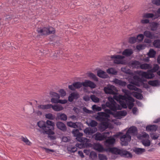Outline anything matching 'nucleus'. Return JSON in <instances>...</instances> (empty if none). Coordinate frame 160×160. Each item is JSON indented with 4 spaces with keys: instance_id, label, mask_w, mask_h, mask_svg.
I'll list each match as a JSON object with an SVG mask.
<instances>
[{
    "instance_id": "nucleus-1",
    "label": "nucleus",
    "mask_w": 160,
    "mask_h": 160,
    "mask_svg": "<svg viewBox=\"0 0 160 160\" xmlns=\"http://www.w3.org/2000/svg\"><path fill=\"white\" fill-rule=\"evenodd\" d=\"M105 150L107 152H110L116 155H119L121 156L128 158H131L133 157L132 155L127 151L120 149L115 147L107 148Z\"/></svg>"
},
{
    "instance_id": "nucleus-2",
    "label": "nucleus",
    "mask_w": 160,
    "mask_h": 160,
    "mask_svg": "<svg viewBox=\"0 0 160 160\" xmlns=\"http://www.w3.org/2000/svg\"><path fill=\"white\" fill-rule=\"evenodd\" d=\"M38 33L41 35H48L55 33V29L50 26L38 28L37 30Z\"/></svg>"
},
{
    "instance_id": "nucleus-3",
    "label": "nucleus",
    "mask_w": 160,
    "mask_h": 160,
    "mask_svg": "<svg viewBox=\"0 0 160 160\" xmlns=\"http://www.w3.org/2000/svg\"><path fill=\"white\" fill-rule=\"evenodd\" d=\"M37 125L40 129L38 131L41 133L46 134L49 135H54L55 132L54 131H51L50 129L46 125L45 122L43 121H40L38 122Z\"/></svg>"
},
{
    "instance_id": "nucleus-4",
    "label": "nucleus",
    "mask_w": 160,
    "mask_h": 160,
    "mask_svg": "<svg viewBox=\"0 0 160 160\" xmlns=\"http://www.w3.org/2000/svg\"><path fill=\"white\" fill-rule=\"evenodd\" d=\"M104 144L106 148H109L113 147L115 142V139L112 137H109L105 139Z\"/></svg>"
},
{
    "instance_id": "nucleus-5",
    "label": "nucleus",
    "mask_w": 160,
    "mask_h": 160,
    "mask_svg": "<svg viewBox=\"0 0 160 160\" xmlns=\"http://www.w3.org/2000/svg\"><path fill=\"white\" fill-rule=\"evenodd\" d=\"M111 58L113 60L114 63L117 64L123 63V59L125 58L124 56L120 55H113L110 56Z\"/></svg>"
},
{
    "instance_id": "nucleus-6",
    "label": "nucleus",
    "mask_w": 160,
    "mask_h": 160,
    "mask_svg": "<svg viewBox=\"0 0 160 160\" xmlns=\"http://www.w3.org/2000/svg\"><path fill=\"white\" fill-rule=\"evenodd\" d=\"M116 90V87L112 85H110L104 88V91L105 93L112 95L116 94L115 91Z\"/></svg>"
},
{
    "instance_id": "nucleus-7",
    "label": "nucleus",
    "mask_w": 160,
    "mask_h": 160,
    "mask_svg": "<svg viewBox=\"0 0 160 160\" xmlns=\"http://www.w3.org/2000/svg\"><path fill=\"white\" fill-rule=\"evenodd\" d=\"M131 138V136L126 132L125 134L123 135L121 137L120 140L123 142V145H127L128 144V142L130 141Z\"/></svg>"
},
{
    "instance_id": "nucleus-8",
    "label": "nucleus",
    "mask_w": 160,
    "mask_h": 160,
    "mask_svg": "<svg viewBox=\"0 0 160 160\" xmlns=\"http://www.w3.org/2000/svg\"><path fill=\"white\" fill-rule=\"evenodd\" d=\"M154 72L151 70H149L147 72H142V73L141 75L142 77L148 79H151L155 77L154 74L153 73Z\"/></svg>"
},
{
    "instance_id": "nucleus-9",
    "label": "nucleus",
    "mask_w": 160,
    "mask_h": 160,
    "mask_svg": "<svg viewBox=\"0 0 160 160\" xmlns=\"http://www.w3.org/2000/svg\"><path fill=\"white\" fill-rule=\"evenodd\" d=\"M107 115H108L105 112H99L98 113V115L96 117V119L100 121H107L108 118L104 117H107Z\"/></svg>"
},
{
    "instance_id": "nucleus-10",
    "label": "nucleus",
    "mask_w": 160,
    "mask_h": 160,
    "mask_svg": "<svg viewBox=\"0 0 160 160\" xmlns=\"http://www.w3.org/2000/svg\"><path fill=\"white\" fill-rule=\"evenodd\" d=\"M56 126L57 128L63 132L67 131V128L65 124L62 122H58L56 123Z\"/></svg>"
},
{
    "instance_id": "nucleus-11",
    "label": "nucleus",
    "mask_w": 160,
    "mask_h": 160,
    "mask_svg": "<svg viewBox=\"0 0 160 160\" xmlns=\"http://www.w3.org/2000/svg\"><path fill=\"white\" fill-rule=\"evenodd\" d=\"M95 139L97 141H102L106 139L107 136L104 134L97 132L94 135Z\"/></svg>"
},
{
    "instance_id": "nucleus-12",
    "label": "nucleus",
    "mask_w": 160,
    "mask_h": 160,
    "mask_svg": "<svg viewBox=\"0 0 160 160\" xmlns=\"http://www.w3.org/2000/svg\"><path fill=\"white\" fill-rule=\"evenodd\" d=\"M93 148L99 152H103L106 151L105 150L107 149V148H104L102 145L99 143L94 144L93 146Z\"/></svg>"
},
{
    "instance_id": "nucleus-13",
    "label": "nucleus",
    "mask_w": 160,
    "mask_h": 160,
    "mask_svg": "<svg viewBox=\"0 0 160 160\" xmlns=\"http://www.w3.org/2000/svg\"><path fill=\"white\" fill-rule=\"evenodd\" d=\"M108 107L109 108L111 111H116L117 110L120 109L119 108V105L116 103H113V104L110 103L109 102H107Z\"/></svg>"
},
{
    "instance_id": "nucleus-14",
    "label": "nucleus",
    "mask_w": 160,
    "mask_h": 160,
    "mask_svg": "<svg viewBox=\"0 0 160 160\" xmlns=\"http://www.w3.org/2000/svg\"><path fill=\"white\" fill-rule=\"evenodd\" d=\"M83 86L85 87H89L91 88H95L96 85L93 82L89 81L86 80L84 82H83Z\"/></svg>"
},
{
    "instance_id": "nucleus-15",
    "label": "nucleus",
    "mask_w": 160,
    "mask_h": 160,
    "mask_svg": "<svg viewBox=\"0 0 160 160\" xmlns=\"http://www.w3.org/2000/svg\"><path fill=\"white\" fill-rule=\"evenodd\" d=\"M127 132L129 134H132V135H136L138 133V129L136 127L132 126L129 128Z\"/></svg>"
},
{
    "instance_id": "nucleus-16",
    "label": "nucleus",
    "mask_w": 160,
    "mask_h": 160,
    "mask_svg": "<svg viewBox=\"0 0 160 160\" xmlns=\"http://www.w3.org/2000/svg\"><path fill=\"white\" fill-rule=\"evenodd\" d=\"M127 114V112L125 111L117 112L114 113V117L117 118H120L121 116H126Z\"/></svg>"
},
{
    "instance_id": "nucleus-17",
    "label": "nucleus",
    "mask_w": 160,
    "mask_h": 160,
    "mask_svg": "<svg viewBox=\"0 0 160 160\" xmlns=\"http://www.w3.org/2000/svg\"><path fill=\"white\" fill-rule=\"evenodd\" d=\"M46 125L50 129L51 131H53L54 129L55 123L52 121L49 120H47L45 122Z\"/></svg>"
},
{
    "instance_id": "nucleus-18",
    "label": "nucleus",
    "mask_w": 160,
    "mask_h": 160,
    "mask_svg": "<svg viewBox=\"0 0 160 160\" xmlns=\"http://www.w3.org/2000/svg\"><path fill=\"white\" fill-rule=\"evenodd\" d=\"M51 106H50V108H52V109L56 111H59L62 110L63 109V108L61 106V105H58L57 104H54L52 105L50 104Z\"/></svg>"
},
{
    "instance_id": "nucleus-19",
    "label": "nucleus",
    "mask_w": 160,
    "mask_h": 160,
    "mask_svg": "<svg viewBox=\"0 0 160 160\" xmlns=\"http://www.w3.org/2000/svg\"><path fill=\"white\" fill-rule=\"evenodd\" d=\"M129 64L133 68H140L141 63L139 61L134 60L130 62Z\"/></svg>"
},
{
    "instance_id": "nucleus-20",
    "label": "nucleus",
    "mask_w": 160,
    "mask_h": 160,
    "mask_svg": "<svg viewBox=\"0 0 160 160\" xmlns=\"http://www.w3.org/2000/svg\"><path fill=\"white\" fill-rule=\"evenodd\" d=\"M97 75L100 78H106L108 77V75L106 72L101 70L97 72Z\"/></svg>"
},
{
    "instance_id": "nucleus-21",
    "label": "nucleus",
    "mask_w": 160,
    "mask_h": 160,
    "mask_svg": "<svg viewBox=\"0 0 160 160\" xmlns=\"http://www.w3.org/2000/svg\"><path fill=\"white\" fill-rule=\"evenodd\" d=\"M144 35L146 37L150 39H153L155 37L154 33L148 30H146L144 32Z\"/></svg>"
},
{
    "instance_id": "nucleus-22",
    "label": "nucleus",
    "mask_w": 160,
    "mask_h": 160,
    "mask_svg": "<svg viewBox=\"0 0 160 160\" xmlns=\"http://www.w3.org/2000/svg\"><path fill=\"white\" fill-rule=\"evenodd\" d=\"M57 118L60 119L63 121H66L67 119V116L66 114L64 113H58L57 114V118H56V120H57Z\"/></svg>"
},
{
    "instance_id": "nucleus-23",
    "label": "nucleus",
    "mask_w": 160,
    "mask_h": 160,
    "mask_svg": "<svg viewBox=\"0 0 160 160\" xmlns=\"http://www.w3.org/2000/svg\"><path fill=\"white\" fill-rule=\"evenodd\" d=\"M158 126L156 125H148L146 127V130L150 131H156L157 129Z\"/></svg>"
},
{
    "instance_id": "nucleus-24",
    "label": "nucleus",
    "mask_w": 160,
    "mask_h": 160,
    "mask_svg": "<svg viewBox=\"0 0 160 160\" xmlns=\"http://www.w3.org/2000/svg\"><path fill=\"white\" fill-rule=\"evenodd\" d=\"M133 53L132 50L131 49H125L122 52L123 55L126 57L130 56Z\"/></svg>"
},
{
    "instance_id": "nucleus-25",
    "label": "nucleus",
    "mask_w": 160,
    "mask_h": 160,
    "mask_svg": "<svg viewBox=\"0 0 160 160\" xmlns=\"http://www.w3.org/2000/svg\"><path fill=\"white\" fill-rule=\"evenodd\" d=\"M158 25L159 24L157 22H152L150 25L151 30L152 31L156 30Z\"/></svg>"
},
{
    "instance_id": "nucleus-26",
    "label": "nucleus",
    "mask_w": 160,
    "mask_h": 160,
    "mask_svg": "<svg viewBox=\"0 0 160 160\" xmlns=\"http://www.w3.org/2000/svg\"><path fill=\"white\" fill-rule=\"evenodd\" d=\"M133 151L136 154H140L144 152L145 151V149L136 148L133 149Z\"/></svg>"
},
{
    "instance_id": "nucleus-27",
    "label": "nucleus",
    "mask_w": 160,
    "mask_h": 160,
    "mask_svg": "<svg viewBox=\"0 0 160 160\" xmlns=\"http://www.w3.org/2000/svg\"><path fill=\"white\" fill-rule=\"evenodd\" d=\"M152 68L151 64L148 63L141 64L140 68L143 69H150Z\"/></svg>"
},
{
    "instance_id": "nucleus-28",
    "label": "nucleus",
    "mask_w": 160,
    "mask_h": 160,
    "mask_svg": "<svg viewBox=\"0 0 160 160\" xmlns=\"http://www.w3.org/2000/svg\"><path fill=\"white\" fill-rule=\"evenodd\" d=\"M73 85L74 87L76 89H79L81 88L82 86H83V82H77L73 83Z\"/></svg>"
},
{
    "instance_id": "nucleus-29",
    "label": "nucleus",
    "mask_w": 160,
    "mask_h": 160,
    "mask_svg": "<svg viewBox=\"0 0 160 160\" xmlns=\"http://www.w3.org/2000/svg\"><path fill=\"white\" fill-rule=\"evenodd\" d=\"M156 54V52L152 49H151L148 53V55L149 58H154Z\"/></svg>"
},
{
    "instance_id": "nucleus-30",
    "label": "nucleus",
    "mask_w": 160,
    "mask_h": 160,
    "mask_svg": "<svg viewBox=\"0 0 160 160\" xmlns=\"http://www.w3.org/2000/svg\"><path fill=\"white\" fill-rule=\"evenodd\" d=\"M67 125L68 126L71 128H78V126L76 124V123L73 122L71 121L67 122Z\"/></svg>"
},
{
    "instance_id": "nucleus-31",
    "label": "nucleus",
    "mask_w": 160,
    "mask_h": 160,
    "mask_svg": "<svg viewBox=\"0 0 160 160\" xmlns=\"http://www.w3.org/2000/svg\"><path fill=\"white\" fill-rule=\"evenodd\" d=\"M148 84L153 86H156L158 84V80L149 81L148 82Z\"/></svg>"
},
{
    "instance_id": "nucleus-32",
    "label": "nucleus",
    "mask_w": 160,
    "mask_h": 160,
    "mask_svg": "<svg viewBox=\"0 0 160 160\" xmlns=\"http://www.w3.org/2000/svg\"><path fill=\"white\" fill-rule=\"evenodd\" d=\"M142 144L146 147H148L150 145V141L148 139H143L142 140Z\"/></svg>"
},
{
    "instance_id": "nucleus-33",
    "label": "nucleus",
    "mask_w": 160,
    "mask_h": 160,
    "mask_svg": "<svg viewBox=\"0 0 160 160\" xmlns=\"http://www.w3.org/2000/svg\"><path fill=\"white\" fill-rule=\"evenodd\" d=\"M134 96L138 99H142L143 98V96L140 93L134 92Z\"/></svg>"
},
{
    "instance_id": "nucleus-34",
    "label": "nucleus",
    "mask_w": 160,
    "mask_h": 160,
    "mask_svg": "<svg viewBox=\"0 0 160 160\" xmlns=\"http://www.w3.org/2000/svg\"><path fill=\"white\" fill-rule=\"evenodd\" d=\"M51 97L59 99L60 98V95L56 92H50Z\"/></svg>"
},
{
    "instance_id": "nucleus-35",
    "label": "nucleus",
    "mask_w": 160,
    "mask_h": 160,
    "mask_svg": "<svg viewBox=\"0 0 160 160\" xmlns=\"http://www.w3.org/2000/svg\"><path fill=\"white\" fill-rule=\"evenodd\" d=\"M153 44L155 47L160 48V39L155 40L154 41Z\"/></svg>"
},
{
    "instance_id": "nucleus-36",
    "label": "nucleus",
    "mask_w": 160,
    "mask_h": 160,
    "mask_svg": "<svg viewBox=\"0 0 160 160\" xmlns=\"http://www.w3.org/2000/svg\"><path fill=\"white\" fill-rule=\"evenodd\" d=\"M50 104H48L45 105H41L38 106V108L43 109H50Z\"/></svg>"
},
{
    "instance_id": "nucleus-37",
    "label": "nucleus",
    "mask_w": 160,
    "mask_h": 160,
    "mask_svg": "<svg viewBox=\"0 0 160 160\" xmlns=\"http://www.w3.org/2000/svg\"><path fill=\"white\" fill-rule=\"evenodd\" d=\"M90 157L92 159H96L97 158V154L96 152L92 151L90 153Z\"/></svg>"
},
{
    "instance_id": "nucleus-38",
    "label": "nucleus",
    "mask_w": 160,
    "mask_h": 160,
    "mask_svg": "<svg viewBox=\"0 0 160 160\" xmlns=\"http://www.w3.org/2000/svg\"><path fill=\"white\" fill-rule=\"evenodd\" d=\"M88 76L92 79L94 81L97 82L98 81V78L93 73L91 72L89 73Z\"/></svg>"
},
{
    "instance_id": "nucleus-39",
    "label": "nucleus",
    "mask_w": 160,
    "mask_h": 160,
    "mask_svg": "<svg viewBox=\"0 0 160 160\" xmlns=\"http://www.w3.org/2000/svg\"><path fill=\"white\" fill-rule=\"evenodd\" d=\"M107 121H101V126L102 128H104V129H106L108 127V123Z\"/></svg>"
},
{
    "instance_id": "nucleus-40",
    "label": "nucleus",
    "mask_w": 160,
    "mask_h": 160,
    "mask_svg": "<svg viewBox=\"0 0 160 160\" xmlns=\"http://www.w3.org/2000/svg\"><path fill=\"white\" fill-rule=\"evenodd\" d=\"M98 158L100 160H108V158L106 156L102 154H98Z\"/></svg>"
},
{
    "instance_id": "nucleus-41",
    "label": "nucleus",
    "mask_w": 160,
    "mask_h": 160,
    "mask_svg": "<svg viewBox=\"0 0 160 160\" xmlns=\"http://www.w3.org/2000/svg\"><path fill=\"white\" fill-rule=\"evenodd\" d=\"M21 139L22 141L24 142L28 145H30L31 144V143L27 138H25L23 137H22L21 138Z\"/></svg>"
},
{
    "instance_id": "nucleus-42",
    "label": "nucleus",
    "mask_w": 160,
    "mask_h": 160,
    "mask_svg": "<svg viewBox=\"0 0 160 160\" xmlns=\"http://www.w3.org/2000/svg\"><path fill=\"white\" fill-rule=\"evenodd\" d=\"M92 109L95 111H99L101 110L102 108L97 106L96 105H94L92 106Z\"/></svg>"
},
{
    "instance_id": "nucleus-43",
    "label": "nucleus",
    "mask_w": 160,
    "mask_h": 160,
    "mask_svg": "<svg viewBox=\"0 0 160 160\" xmlns=\"http://www.w3.org/2000/svg\"><path fill=\"white\" fill-rule=\"evenodd\" d=\"M45 117L47 118L52 120H53L55 118L54 116L51 113L46 114L45 115Z\"/></svg>"
},
{
    "instance_id": "nucleus-44",
    "label": "nucleus",
    "mask_w": 160,
    "mask_h": 160,
    "mask_svg": "<svg viewBox=\"0 0 160 160\" xmlns=\"http://www.w3.org/2000/svg\"><path fill=\"white\" fill-rule=\"evenodd\" d=\"M90 98L92 101L95 102H99V98L96 97L94 95H91Z\"/></svg>"
},
{
    "instance_id": "nucleus-45",
    "label": "nucleus",
    "mask_w": 160,
    "mask_h": 160,
    "mask_svg": "<svg viewBox=\"0 0 160 160\" xmlns=\"http://www.w3.org/2000/svg\"><path fill=\"white\" fill-rule=\"evenodd\" d=\"M137 40V38L135 37H131L129 38L128 42L131 44H133L136 42Z\"/></svg>"
},
{
    "instance_id": "nucleus-46",
    "label": "nucleus",
    "mask_w": 160,
    "mask_h": 160,
    "mask_svg": "<svg viewBox=\"0 0 160 160\" xmlns=\"http://www.w3.org/2000/svg\"><path fill=\"white\" fill-rule=\"evenodd\" d=\"M71 96H72L74 99H77L79 97V95L78 93L75 92H72L71 94Z\"/></svg>"
},
{
    "instance_id": "nucleus-47",
    "label": "nucleus",
    "mask_w": 160,
    "mask_h": 160,
    "mask_svg": "<svg viewBox=\"0 0 160 160\" xmlns=\"http://www.w3.org/2000/svg\"><path fill=\"white\" fill-rule=\"evenodd\" d=\"M159 65L157 64H155L152 69H151L153 72H156L159 69Z\"/></svg>"
},
{
    "instance_id": "nucleus-48",
    "label": "nucleus",
    "mask_w": 160,
    "mask_h": 160,
    "mask_svg": "<svg viewBox=\"0 0 160 160\" xmlns=\"http://www.w3.org/2000/svg\"><path fill=\"white\" fill-rule=\"evenodd\" d=\"M154 14L152 13H146L143 16V17L146 18H152Z\"/></svg>"
},
{
    "instance_id": "nucleus-49",
    "label": "nucleus",
    "mask_w": 160,
    "mask_h": 160,
    "mask_svg": "<svg viewBox=\"0 0 160 160\" xmlns=\"http://www.w3.org/2000/svg\"><path fill=\"white\" fill-rule=\"evenodd\" d=\"M144 35L142 34H139L137 37V40L138 39L139 41H142L144 38Z\"/></svg>"
},
{
    "instance_id": "nucleus-50",
    "label": "nucleus",
    "mask_w": 160,
    "mask_h": 160,
    "mask_svg": "<svg viewBox=\"0 0 160 160\" xmlns=\"http://www.w3.org/2000/svg\"><path fill=\"white\" fill-rule=\"evenodd\" d=\"M98 123L94 120H92L90 123V126L91 127H95L97 125Z\"/></svg>"
},
{
    "instance_id": "nucleus-51",
    "label": "nucleus",
    "mask_w": 160,
    "mask_h": 160,
    "mask_svg": "<svg viewBox=\"0 0 160 160\" xmlns=\"http://www.w3.org/2000/svg\"><path fill=\"white\" fill-rule=\"evenodd\" d=\"M152 2L157 6L160 5V0H152Z\"/></svg>"
},
{
    "instance_id": "nucleus-52",
    "label": "nucleus",
    "mask_w": 160,
    "mask_h": 160,
    "mask_svg": "<svg viewBox=\"0 0 160 160\" xmlns=\"http://www.w3.org/2000/svg\"><path fill=\"white\" fill-rule=\"evenodd\" d=\"M107 72L109 73L114 74H115L117 73L116 71L114 72V70L112 68L108 69L107 70Z\"/></svg>"
},
{
    "instance_id": "nucleus-53",
    "label": "nucleus",
    "mask_w": 160,
    "mask_h": 160,
    "mask_svg": "<svg viewBox=\"0 0 160 160\" xmlns=\"http://www.w3.org/2000/svg\"><path fill=\"white\" fill-rule=\"evenodd\" d=\"M59 99L56 98H52L51 99V102L53 103H58Z\"/></svg>"
},
{
    "instance_id": "nucleus-54",
    "label": "nucleus",
    "mask_w": 160,
    "mask_h": 160,
    "mask_svg": "<svg viewBox=\"0 0 160 160\" xmlns=\"http://www.w3.org/2000/svg\"><path fill=\"white\" fill-rule=\"evenodd\" d=\"M59 92L60 93V95L62 97H64L66 95V92L63 89H60Z\"/></svg>"
},
{
    "instance_id": "nucleus-55",
    "label": "nucleus",
    "mask_w": 160,
    "mask_h": 160,
    "mask_svg": "<svg viewBox=\"0 0 160 160\" xmlns=\"http://www.w3.org/2000/svg\"><path fill=\"white\" fill-rule=\"evenodd\" d=\"M79 131L78 129H73L72 132L74 136L75 137L77 136V135L79 133Z\"/></svg>"
},
{
    "instance_id": "nucleus-56",
    "label": "nucleus",
    "mask_w": 160,
    "mask_h": 160,
    "mask_svg": "<svg viewBox=\"0 0 160 160\" xmlns=\"http://www.w3.org/2000/svg\"><path fill=\"white\" fill-rule=\"evenodd\" d=\"M97 130V129L95 128L94 129L90 128L89 129V135H92Z\"/></svg>"
},
{
    "instance_id": "nucleus-57",
    "label": "nucleus",
    "mask_w": 160,
    "mask_h": 160,
    "mask_svg": "<svg viewBox=\"0 0 160 160\" xmlns=\"http://www.w3.org/2000/svg\"><path fill=\"white\" fill-rule=\"evenodd\" d=\"M127 104L128 105V108L130 109H131L134 105V103L132 102H128V103H127Z\"/></svg>"
},
{
    "instance_id": "nucleus-58",
    "label": "nucleus",
    "mask_w": 160,
    "mask_h": 160,
    "mask_svg": "<svg viewBox=\"0 0 160 160\" xmlns=\"http://www.w3.org/2000/svg\"><path fill=\"white\" fill-rule=\"evenodd\" d=\"M108 100L109 102L110 103L113 104V103H116V102L112 97H109L108 98Z\"/></svg>"
},
{
    "instance_id": "nucleus-59",
    "label": "nucleus",
    "mask_w": 160,
    "mask_h": 160,
    "mask_svg": "<svg viewBox=\"0 0 160 160\" xmlns=\"http://www.w3.org/2000/svg\"><path fill=\"white\" fill-rule=\"evenodd\" d=\"M70 149H69L68 151H70L71 152H74L77 151V148L75 147H73L70 148Z\"/></svg>"
},
{
    "instance_id": "nucleus-60",
    "label": "nucleus",
    "mask_w": 160,
    "mask_h": 160,
    "mask_svg": "<svg viewBox=\"0 0 160 160\" xmlns=\"http://www.w3.org/2000/svg\"><path fill=\"white\" fill-rule=\"evenodd\" d=\"M120 104L122 105V107L124 108H127V105L123 101H121Z\"/></svg>"
},
{
    "instance_id": "nucleus-61",
    "label": "nucleus",
    "mask_w": 160,
    "mask_h": 160,
    "mask_svg": "<svg viewBox=\"0 0 160 160\" xmlns=\"http://www.w3.org/2000/svg\"><path fill=\"white\" fill-rule=\"evenodd\" d=\"M133 78L135 80L138 82H140V80H141V78L137 75L134 76Z\"/></svg>"
},
{
    "instance_id": "nucleus-62",
    "label": "nucleus",
    "mask_w": 160,
    "mask_h": 160,
    "mask_svg": "<svg viewBox=\"0 0 160 160\" xmlns=\"http://www.w3.org/2000/svg\"><path fill=\"white\" fill-rule=\"evenodd\" d=\"M126 84L127 83L126 82L120 80L119 85L121 86L124 87L126 85Z\"/></svg>"
},
{
    "instance_id": "nucleus-63",
    "label": "nucleus",
    "mask_w": 160,
    "mask_h": 160,
    "mask_svg": "<svg viewBox=\"0 0 160 160\" xmlns=\"http://www.w3.org/2000/svg\"><path fill=\"white\" fill-rule=\"evenodd\" d=\"M83 99L86 101H88L90 100V98L88 95H85L83 97Z\"/></svg>"
},
{
    "instance_id": "nucleus-64",
    "label": "nucleus",
    "mask_w": 160,
    "mask_h": 160,
    "mask_svg": "<svg viewBox=\"0 0 160 160\" xmlns=\"http://www.w3.org/2000/svg\"><path fill=\"white\" fill-rule=\"evenodd\" d=\"M127 99L129 101V102H134V99L131 96H128L127 98Z\"/></svg>"
}]
</instances>
